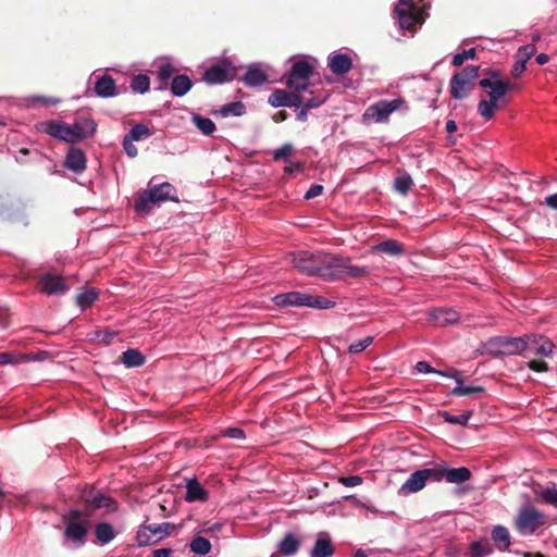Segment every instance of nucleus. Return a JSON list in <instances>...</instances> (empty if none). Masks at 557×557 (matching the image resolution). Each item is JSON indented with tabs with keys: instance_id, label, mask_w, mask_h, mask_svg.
<instances>
[{
	"instance_id": "18",
	"label": "nucleus",
	"mask_w": 557,
	"mask_h": 557,
	"mask_svg": "<svg viewBox=\"0 0 557 557\" xmlns=\"http://www.w3.org/2000/svg\"><path fill=\"white\" fill-rule=\"evenodd\" d=\"M300 540L294 533H286L284 537L277 544V552L273 553L271 557H281V556H293L295 555L300 547Z\"/></svg>"
},
{
	"instance_id": "56",
	"label": "nucleus",
	"mask_w": 557,
	"mask_h": 557,
	"mask_svg": "<svg viewBox=\"0 0 557 557\" xmlns=\"http://www.w3.org/2000/svg\"><path fill=\"white\" fill-rule=\"evenodd\" d=\"M540 496L546 504L557 508V488H545L541 492Z\"/></svg>"
},
{
	"instance_id": "58",
	"label": "nucleus",
	"mask_w": 557,
	"mask_h": 557,
	"mask_svg": "<svg viewBox=\"0 0 557 557\" xmlns=\"http://www.w3.org/2000/svg\"><path fill=\"white\" fill-rule=\"evenodd\" d=\"M96 338L101 341L103 344H111L112 339L117 335L114 331L109 330H98L95 332Z\"/></svg>"
},
{
	"instance_id": "2",
	"label": "nucleus",
	"mask_w": 557,
	"mask_h": 557,
	"mask_svg": "<svg viewBox=\"0 0 557 557\" xmlns=\"http://www.w3.org/2000/svg\"><path fill=\"white\" fill-rule=\"evenodd\" d=\"M39 131L66 143H77L91 137L97 124L92 119L79 117L73 124L60 121H47L39 125Z\"/></svg>"
},
{
	"instance_id": "6",
	"label": "nucleus",
	"mask_w": 557,
	"mask_h": 557,
	"mask_svg": "<svg viewBox=\"0 0 557 557\" xmlns=\"http://www.w3.org/2000/svg\"><path fill=\"white\" fill-rule=\"evenodd\" d=\"M409 110L404 98L393 100H380L367 108L363 113L364 121H373L375 123H384L388 121L389 115L399 109Z\"/></svg>"
},
{
	"instance_id": "28",
	"label": "nucleus",
	"mask_w": 557,
	"mask_h": 557,
	"mask_svg": "<svg viewBox=\"0 0 557 557\" xmlns=\"http://www.w3.org/2000/svg\"><path fill=\"white\" fill-rule=\"evenodd\" d=\"M191 79L185 74H180L174 76L172 79L171 92L176 97H183L191 89Z\"/></svg>"
},
{
	"instance_id": "36",
	"label": "nucleus",
	"mask_w": 557,
	"mask_h": 557,
	"mask_svg": "<svg viewBox=\"0 0 557 557\" xmlns=\"http://www.w3.org/2000/svg\"><path fill=\"white\" fill-rule=\"evenodd\" d=\"M480 66L476 65H469L466 66L462 71L456 73L453 75L451 78L455 79V84H457L458 79H460L466 84L473 85L474 79L479 77Z\"/></svg>"
},
{
	"instance_id": "54",
	"label": "nucleus",
	"mask_w": 557,
	"mask_h": 557,
	"mask_svg": "<svg viewBox=\"0 0 557 557\" xmlns=\"http://www.w3.org/2000/svg\"><path fill=\"white\" fill-rule=\"evenodd\" d=\"M536 52V47L533 44L522 46L518 49L517 58L528 62Z\"/></svg>"
},
{
	"instance_id": "26",
	"label": "nucleus",
	"mask_w": 557,
	"mask_h": 557,
	"mask_svg": "<svg viewBox=\"0 0 557 557\" xmlns=\"http://www.w3.org/2000/svg\"><path fill=\"white\" fill-rule=\"evenodd\" d=\"M329 66L336 75H344L352 67L351 58L346 53H337L330 57Z\"/></svg>"
},
{
	"instance_id": "16",
	"label": "nucleus",
	"mask_w": 557,
	"mask_h": 557,
	"mask_svg": "<svg viewBox=\"0 0 557 557\" xmlns=\"http://www.w3.org/2000/svg\"><path fill=\"white\" fill-rule=\"evenodd\" d=\"M91 492L92 491H90L89 493L85 492L83 494V499L87 506L86 510L99 508H108L111 511L117 510V503L115 502V499L101 493L91 496Z\"/></svg>"
},
{
	"instance_id": "42",
	"label": "nucleus",
	"mask_w": 557,
	"mask_h": 557,
	"mask_svg": "<svg viewBox=\"0 0 557 557\" xmlns=\"http://www.w3.org/2000/svg\"><path fill=\"white\" fill-rule=\"evenodd\" d=\"M131 88L138 94L147 92L150 88L149 76L145 74L135 75L131 81Z\"/></svg>"
},
{
	"instance_id": "23",
	"label": "nucleus",
	"mask_w": 557,
	"mask_h": 557,
	"mask_svg": "<svg viewBox=\"0 0 557 557\" xmlns=\"http://www.w3.org/2000/svg\"><path fill=\"white\" fill-rule=\"evenodd\" d=\"M372 249L374 252L384 253L389 257H400L406 251L404 244L392 238L377 243Z\"/></svg>"
},
{
	"instance_id": "30",
	"label": "nucleus",
	"mask_w": 557,
	"mask_h": 557,
	"mask_svg": "<svg viewBox=\"0 0 557 557\" xmlns=\"http://www.w3.org/2000/svg\"><path fill=\"white\" fill-rule=\"evenodd\" d=\"M245 85L250 87L261 86L268 81L267 74L259 67L249 66L242 78Z\"/></svg>"
},
{
	"instance_id": "3",
	"label": "nucleus",
	"mask_w": 557,
	"mask_h": 557,
	"mask_svg": "<svg viewBox=\"0 0 557 557\" xmlns=\"http://www.w3.org/2000/svg\"><path fill=\"white\" fill-rule=\"evenodd\" d=\"M175 188L172 184L164 182L151 186L147 190L139 191L134 202V209L139 214H149L152 207L164 201L171 200L178 202L180 199L174 195Z\"/></svg>"
},
{
	"instance_id": "41",
	"label": "nucleus",
	"mask_w": 557,
	"mask_h": 557,
	"mask_svg": "<svg viewBox=\"0 0 557 557\" xmlns=\"http://www.w3.org/2000/svg\"><path fill=\"white\" fill-rule=\"evenodd\" d=\"M493 548L487 540L473 542L470 546L471 557H484L491 555Z\"/></svg>"
},
{
	"instance_id": "44",
	"label": "nucleus",
	"mask_w": 557,
	"mask_h": 557,
	"mask_svg": "<svg viewBox=\"0 0 557 557\" xmlns=\"http://www.w3.org/2000/svg\"><path fill=\"white\" fill-rule=\"evenodd\" d=\"M416 370L419 372V373H437L440 375H443V376H446V377H453V376H456L459 374V372L457 370H451V371H438L436 369H434L429 362L426 361H419L417 362L416 364Z\"/></svg>"
},
{
	"instance_id": "38",
	"label": "nucleus",
	"mask_w": 557,
	"mask_h": 557,
	"mask_svg": "<svg viewBox=\"0 0 557 557\" xmlns=\"http://www.w3.org/2000/svg\"><path fill=\"white\" fill-rule=\"evenodd\" d=\"M446 469L447 463L442 462L435 465L433 468L422 469V471L424 472L426 481L441 482L442 480H446Z\"/></svg>"
},
{
	"instance_id": "47",
	"label": "nucleus",
	"mask_w": 557,
	"mask_h": 557,
	"mask_svg": "<svg viewBox=\"0 0 557 557\" xmlns=\"http://www.w3.org/2000/svg\"><path fill=\"white\" fill-rule=\"evenodd\" d=\"M98 298V292L95 288L85 289L76 296V302L79 307L87 308Z\"/></svg>"
},
{
	"instance_id": "17",
	"label": "nucleus",
	"mask_w": 557,
	"mask_h": 557,
	"mask_svg": "<svg viewBox=\"0 0 557 557\" xmlns=\"http://www.w3.org/2000/svg\"><path fill=\"white\" fill-rule=\"evenodd\" d=\"M428 317L429 322L433 323L435 326H446L459 320V313L457 311L444 308L431 310Z\"/></svg>"
},
{
	"instance_id": "29",
	"label": "nucleus",
	"mask_w": 557,
	"mask_h": 557,
	"mask_svg": "<svg viewBox=\"0 0 557 557\" xmlns=\"http://www.w3.org/2000/svg\"><path fill=\"white\" fill-rule=\"evenodd\" d=\"M492 540L502 552L507 550L511 544L510 533L508 529L503 525H496L492 530Z\"/></svg>"
},
{
	"instance_id": "46",
	"label": "nucleus",
	"mask_w": 557,
	"mask_h": 557,
	"mask_svg": "<svg viewBox=\"0 0 557 557\" xmlns=\"http://www.w3.org/2000/svg\"><path fill=\"white\" fill-rule=\"evenodd\" d=\"M413 185L412 178L409 174L405 173L395 178L394 188L400 195H407Z\"/></svg>"
},
{
	"instance_id": "15",
	"label": "nucleus",
	"mask_w": 557,
	"mask_h": 557,
	"mask_svg": "<svg viewBox=\"0 0 557 557\" xmlns=\"http://www.w3.org/2000/svg\"><path fill=\"white\" fill-rule=\"evenodd\" d=\"M40 289L47 295H58L65 293L69 287L64 280L51 273L44 274L38 282Z\"/></svg>"
},
{
	"instance_id": "21",
	"label": "nucleus",
	"mask_w": 557,
	"mask_h": 557,
	"mask_svg": "<svg viewBox=\"0 0 557 557\" xmlns=\"http://www.w3.org/2000/svg\"><path fill=\"white\" fill-rule=\"evenodd\" d=\"M65 166L75 172L82 173L86 169V156L82 149L71 147L64 162Z\"/></svg>"
},
{
	"instance_id": "45",
	"label": "nucleus",
	"mask_w": 557,
	"mask_h": 557,
	"mask_svg": "<svg viewBox=\"0 0 557 557\" xmlns=\"http://www.w3.org/2000/svg\"><path fill=\"white\" fill-rule=\"evenodd\" d=\"M458 376H459V374L456 376H453L458 383V385L451 391L453 395L469 396L474 393L484 392V388L482 386H463L461 379H459Z\"/></svg>"
},
{
	"instance_id": "63",
	"label": "nucleus",
	"mask_w": 557,
	"mask_h": 557,
	"mask_svg": "<svg viewBox=\"0 0 557 557\" xmlns=\"http://www.w3.org/2000/svg\"><path fill=\"white\" fill-rule=\"evenodd\" d=\"M525 64H527L525 61L517 58V60L511 69V75L516 78L520 77L521 74L525 71Z\"/></svg>"
},
{
	"instance_id": "64",
	"label": "nucleus",
	"mask_w": 557,
	"mask_h": 557,
	"mask_svg": "<svg viewBox=\"0 0 557 557\" xmlns=\"http://www.w3.org/2000/svg\"><path fill=\"white\" fill-rule=\"evenodd\" d=\"M323 191V186L322 185H311V187L307 190V193L305 194V199L309 200V199H312V198H315L318 196H320Z\"/></svg>"
},
{
	"instance_id": "5",
	"label": "nucleus",
	"mask_w": 557,
	"mask_h": 557,
	"mask_svg": "<svg viewBox=\"0 0 557 557\" xmlns=\"http://www.w3.org/2000/svg\"><path fill=\"white\" fill-rule=\"evenodd\" d=\"M89 510L71 509L63 517L65 522L64 536L75 543H84L88 534Z\"/></svg>"
},
{
	"instance_id": "24",
	"label": "nucleus",
	"mask_w": 557,
	"mask_h": 557,
	"mask_svg": "<svg viewBox=\"0 0 557 557\" xmlns=\"http://www.w3.org/2000/svg\"><path fill=\"white\" fill-rule=\"evenodd\" d=\"M426 484L424 472L421 470L414 471L408 480L401 485L400 493L404 495L417 493L421 491Z\"/></svg>"
},
{
	"instance_id": "37",
	"label": "nucleus",
	"mask_w": 557,
	"mask_h": 557,
	"mask_svg": "<svg viewBox=\"0 0 557 557\" xmlns=\"http://www.w3.org/2000/svg\"><path fill=\"white\" fill-rule=\"evenodd\" d=\"M480 66L476 65H469L466 66L462 71L456 73L453 75L451 78L455 79V84H457L458 79H460L466 84L473 85L474 79L479 77Z\"/></svg>"
},
{
	"instance_id": "1",
	"label": "nucleus",
	"mask_w": 557,
	"mask_h": 557,
	"mask_svg": "<svg viewBox=\"0 0 557 557\" xmlns=\"http://www.w3.org/2000/svg\"><path fill=\"white\" fill-rule=\"evenodd\" d=\"M287 260L301 274L320 276L327 281L336 277L334 264H337V259L333 253L300 250L290 252Z\"/></svg>"
},
{
	"instance_id": "20",
	"label": "nucleus",
	"mask_w": 557,
	"mask_h": 557,
	"mask_svg": "<svg viewBox=\"0 0 557 557\" xmlns=\"http://www.w3.org/2000/svg\"><path fill=\"white\" fill-rule=\"evenodd\" d=\"M209 499V493L199 483L196 478L186 481V496L185 500L188 503L201 502L205 503Z\"/></svg>"
},
{
	"instance_id": "31",
	"label": "nucleus",
	"mask_w": 557,
	"mask_h": 557,
	"mask_svg": "<svg viewBox=\"0 0 557 557\" xmlns=\"http://www.w3.org/2000/svg\"><path fill=\"white\" fill-rule=\"evenodd\" d=\"M121 360L127 368H136L145 363L146 357L138 349L131 348L122 354Z\"/></svg>"
},
{
	"instance_id": "14",
	"label": "nucleus",
	"mask_w": 557,
	"mask_h": 557,
	"mask_svg": "<svg viewBox=\"0 0 557 557\" xmlns=\"http://www.w3.org/2000/svg\"><path fill=\"white\" fill-rule=\"evenodd\" d=\"M305 90L290 89H275L268 99V103L273 108L287 107V108H299L304 103Z\"/></svg>"
},
{
	"instance_id": "52",
	"label": "nucleus",
	"mask_w": 557,
	"mask_h": 557,
	"mask_svg": "<svg viewBox=\"0 0 557 557\" xmlns=\"http://www.w3.org/2000/svg\"><path fill=\"white\" fill-rule=\"evenodd\" d=\"M174 72H175V69L173 67L172 64H170V63L162 64L159 66V70L157 72L158 78L164 85H166L169 79L173 76Z\"/></svg>"
},
{
	"instance_id": "61",
	"label": "nucleus",
	"mask_w": 557,
	"mask_h": 557,
	"mask_svg": "<svg viewBox=\"0 0 557 557\" xmlns=\"http://www.w3.org/2000/svg\"><path fill=\"white\" fill-rule=\"evenodd\" d=\"M325 100H326V98L321 97V96H313L309 99H306L304 97V103H301L300 106H306V109L311 110V109L320 107L322 103H324Z\"/></svg>"
},
{
	"instance_id": "57",
	"label": "nucleus",
	"mask_w": 557,
	"mask_h": 557,
	"mask_svg": "<svg viewBox=\"0 0 557 557\" xmlns=\"http://www.w3.org/2000/svg\"><path fill=\"white\" fill-rule=\"evenodd\" d=\"M528 367L534 372H547L549 370L548 363L542 359L530 358Z\"/></svg>"
},
{
	"instance_id": "60",
	"label": "nucleus",
	"mask_w": 557,
	"mask_h": 557,
	"mask_svg": "<svg viewBox=\"0 0 557 557\" xmlns=\"http://www.w3.org/2000/svg\"><path fill=\"white\" fill-rule=\"evenodd\" d=\"M338 482L346 487H354L362 484L363 479L360 475H349L339 478Z\"/></svg>"
},
{
	"instance_id": "8",
	"label": "nucleus",
	"mask_w": 557,
	"mask_h": 557,
	"mask_svg": "<svg viewBox=\"0 0 557 557\" xmlns=\"http://www.w3.org/2000/svg\"><path fill=\"white\" fill-rule=\"evenodd\" d=\"M313 74V66L306 60L296 61L289 72L285 74L284 82L287 88L296 90H308L309 78Z\"/></svg>"
},
{
	"instance_id": "59",
	"label": "nucleus",
	"mask_w": 557,
	"mask_h": 557,
	"mask_svg": "<svg viewBox=\"0 0 557 557\" xmlns=\"http://www.w3.org/2000/svg\"><path fill=\"white\" fill-rule=\"evenodd\" d=\"M133 143L134 141L132 139H129L128 137L124 136L123 141H122V146H123V149H124L125 153L129 158H136L138 156V149L136 148V146Z\"/></svg>"
},
{
	"instance_id": "49",
	"label": "nucleus",
	"mask_w": 557,
	"mask_h": 557,
	"mask_svg": "<svg viewBox=\"0 0 557 557\" xmlns=\"http://www.w3.org/2000/svg\"><path fill=\"white\" fill-rule=\"evenodd\" d=\"M472 412L466 411L458 416H453L449 412H443V417L446 422H449L451 424H459V425H467L469 419L471 418Z\"/></svg>"
},
{
	"instance_id": "51",
	"label": "nucleus",
	"mask_w": 557,
	"mask_h": 557,
	"mask_svg": "<svg viewBox=\"0 0 557 557\" xmlns=\"http://www.w3.org/2000/svg\"><path fill=\"white\" fill-rule=\"evenodd\" d=\"M476 57L475 48L463 50L460 53L454 55L451 64L454 66H461L466 60L474 59Z\"/></svg>"
},
{
	"instance_id": "33",
	"label": "nucleus",
	"mask_w": 557,
	"mask_h": 557,
	"mask_svg": "<svg viewBox=\"0 0 557 557\" xmlns=\"http://www.w3.org/2000/svg\"><path fill=\"white\" fill-rule=\"evenodd\" d=\"M95 535L99 543L108 544L115 537V532L110 523L100 522L95 528Z\"/></svg>"
},
{
	"instance_id": "40",
	"label": "nucleus",
	"mask_w": 557,
	"mask_h": 557,
	"mask_svg": "<svg viewBox=\"0 0 557 557\" xmlns=\"http://www.w3.org/2000/svg\"><path fill=\"white\" fill-rule=\"evenodd\" d=\"M190 550L198 555H207L211 550V543L203 536H196L189 544Z\"/></svg>"
},
{
	"instance_id": "55",
	"label": "nucleus",
	"mask_w": 557,
	"mask_h": 557,
	"mask_svg": "<svg viewBox=\"0 0 557 557\" xmlns=\"http://www.w3.org/2000/svg\"><path fill=\"white\" fill-rule=\"evenodd\" d=\"M478 112L479 114L484 117L485 120H492L495 114V109L492 108L485 99H482L478 104Z\"/></svg>"
},
{
	"instance_id": "11",
	"label": "nucleus",
	"mask_w": 557,
	"mask_h": 557,
	"mask_svg": "<svg viewBox=\"0 0 557 557\" xmlns=\"http://www.w3.org/2000/svg\"><path fill=\"white\" fill-rule=\"evenodd\" d=\"M237 79V67L228 61H222L208 67L202 81L208 85H218Z\"/></svg>"
},
{
	"instance_id": "12",
	"label": "nucleus",
	"mask_w": 557,
	"mask_h": 557,
	"mask_svg": "<svg viewBox=\"0 0 557 557\" xmlns=\"http://www.w3.org/2000/svg\"><path fill=\"white\" fill-rule=\"evenodd\" d=\"M173 528L174 525L169 522L141 525L136 536L138 545L147 546L154 544L164 536L170 535Z\"/></svg>"
},
{
	"instance_id": "32",
	"label": "nucleus",
	"mask_w": 557,
	"mask_h": 557,
	"mask_svg": "<svg viewBox=\"0 0 557 557\" xmlns=\"http://www.w3.org/2000/svg\"><path fill=\"white\" fill-rule=\"evenodd\" d=\"M246 113V106L242 101H234L222 106L214 114H219L222 117L242 116Z\"/></svg>"
},
{
	"instance_id": "50",
	"label": "nucleus",
	"mask_w": 557,
	"mask_h": 557,
	"mask_svg": "<svg viewBox=\"0 0 557 557\" xmlns=\"http://www.w3.org/2000/svg\"><path fill=\"white\" fill-rule=\"evenodd\" d=\"M372 343H373V337L367 336V337L349 345L348 352L351 355L359 354V352L363 351L366 348H368Z\"/></svg>"
},
{
	"instance_id": "13",
	"label": "nucleus",
	"mask_w": 557,
	"mask_h": 557,
	"mask_svg": "<svg viewBox=\"0 0 557 557\" xmlns=\"http://www.w3.org/2000/svg\"><path fill=\"white\" fill-rule=\"evenodd\" d=\"M394 13L403 29L413 30L420 22L418 8L412 0H399L394 9Z\"/></svg>"
},
{
	"instance_id": "4",
	"label": "nucleus",
	"mask_w": 557,
	"mask_h": 557,
	"mask_svg": "<svg viewBox=\"0 0 557 557\" xmlns=\"http://www.w3.org/2000/svg\"><path fill=\"white\" fill-rule=\"evenodd\" d=\"M273 301L278 307H310L317 309H330L335 306V302L322 296H313L300 292H289L278 294L273 298Z\"/></svg>"
},
{
	"instance_id": "62",
	"label": "nucleus",
	"mask_w": 557,
	"mask_h": 557,
	"mask_svg": "<svg viewBox=\"0 0 557 557\" xmlns=\"http://www.w3.org/2000/svg\"><path fill=\"white\" fill-rule=\"evenodd\" d=\"M222 436L235 438V440H242L245 437V433L239 428H228L222 432Z\"/></svg>"
},
{
	"instance_id": "34",
	"label": "nucleus",
	"mask_w": 557,
	"mask_h": 557,
	"mask_svg": "<svg viewBox=\"0 0 557 557\" xmlns=\"http://www.w3.org/2000/svg\"><path fill=\"white\" fill-rule=\"evenodd\" d=\"M472 89H473V85L466 84V83L462 84V82L460 79H458L457 84H455V79L450 78L449 91H450V96L454 99L461 100V99L467 98Z\"/></svg>"
},
{
	"instance_id": "43",
	"label": "nucleus",
	"mask_w": 557,
	"mask_h": 557,
	"mask_svg": "<svg viewBox=\"0 0 557 557\" xmlns=\"http://www.w3.org/2000/svg\"><path fill=\"white\" fill-rule=\"evenodd\" d=\"M152 135V132L149 127L143 123L135 124L131 131L125 135L133 141H139L144 138H147Z\"/></svg>"
},
{
	"instance_id": "9",
	"label": "nucleus",
	"mask_w": 557,
	"mask_h": 557,
	"mask_svg": "<svg viewBox=\"0 0 557 557\" xmlns=\"http://www.w3.org/2000/svg\"><path fill=\"white\" fill-rule=\"evenodd\" d=\"M544 523L543 512L532 506L521 508L516 518V529L522 535L533 534Z\"/></svg>"
},
{
	"instance_id": "19",
	"label": "nucleus",
	"mask_w": 557,
	"mask_h": 557,
	"mask_svg": "<svg viewBox=\"0 0 557 557\" xmlns=\"http://www.w3.org/2000/svg\"><path fill=\"white\" fill-rule=\"evenodd\" d=\"M335 552L330 535L321 532L310 552V557H331Z\"/></svg>"
},
{
	"instance_id": "7",
	"label": "nucleus",
	"mask_w": 557,
	"mask_h": 557,
	"mask_svg": "<svg viewBox=\"0 0 557 557\" xmlns=\"http://www.w3.org/2000/svg\"><path fill=\"white\" fill-rule=\"evenodd\" d=\"M523 347L522 336H495L486 343L487 352L493 357L521 355Z\"/></svg>"
},
{
	"instance_id": "10",
	"label": "nucleus",
	"mask_w": 557,
	"mask_h": 557,
	"mask_svg": "<svg viewBox=\"0 0 557 557\" xmlns=\"http://www.w3.org/2000/svg\"><path fill=\"white\" fill-rule=\"evenodd\" d=\"M522 338L524 357H552L555 344L548 337L541 334H527Z\"/></svg>"
},
{
	"instance_id": "39",
	"label": "nucleus",
	"mask_w": 557,
	"mask_h": 557,
	"mask_svg": "<svg viewBox=\"0 0 557 557\" xmlns=\"http://www.w3.org/2000/svg\"><path fill=\"white\" fill-rule=\"evenodd\" d=\"M194 125L203 134L211 135L215 131L214 122L209 119L201 116L199 114H194L191 117Z\"/></svg>"
},
{
	"instance_id": "48",
	"label": "nucleus",
	"mask_w": 557,
	"mask_h": 557,
	"mask_svg": "<svg viewBox=\"0 0 557 557\" xmlns=\"http://www.w3.org/2000/svg\"><path fill=\"white\" fill-rule=\"evenodd\" d=\"M510 86H513V84L508 81L495 79V83L488 91V96H497L499 98H504L507 91H509Z\"/></svg>"
},
{
	"instance_id": "25",
	"label": "nucleus",
	"mask_w": 557,
	"mask_h": 557,
	"mask_svg": "<svg viewBox=\"0 0 557 557\" xmlns=\"http://www.w3.org/2000/svg\"><path fill=\"white\" fill-rule=\"evenodd\" d=\"M115 81L110 75H102L95 83V92L98 97L110 98L116 95Z\"/></svg>"
},
{
	"instance_id": "35",
	"label": "nucleus",
	"mask_w": 557,
	"mask_h": 557,
	"mask_svg": "<svg viewBox=\"0 0 557 557\" xmlns=\"http://www.w3.org/2000/svg\"><path fill=\"white\" fill-rule=\"evenodd\" d=\"M480 66L476 65H469L466 66L462 71L456 73L453 75L451 78L455 79V84H457L458 79H460L466 84L473 85L474 79L479 77Z\"/></svg>"
},
{
	"instance_id": "22",
	"label": "nucleus",
	"mask_w": 557,
	"mask_h": 557,
	"mask_svg": "<svg viewBox=\"0 0 557 557\" xmlns=\"http://www.w3.org/2000/svg\"><path fill=\"white\" fill-rule=\"evenodd\" d=\"M335 258L337 259V264H334V269H344L346 274L354 278H361L367 276L370 273L369 268L367 267H359V265H352L350 264V259L335 255Z\"/></svg>"
},
{
	"instance_id": "27",
	"label": "nucleus",
	"mask_w": 557,
	"mask_h": 557,
	"mask_svg": "<svg viewBox=\"0 0 557 557\" xmlns=\"http://www.w3.org/2000/svg\"><path fill=\"white\" fill-rule=\"evenodd\" d=\"M472 478V472L467 467L449 468L446 469V482L461 485Z\"/></svg>"
},
{
	"instance_id": "53",
	"label": "nucleus",
	"mask_w": 557,
	"mask_h": 557,
	"mask_svg": "<svg viewBox=\"0 0 557 557\" xmlns=\"http://www.w3.org/2000/svg\"><path fill=\"white\" fill-rule=\"evenodd\" d=\"M293 150L294 148L290 144H285L274 151L273 159L275 161L284 159L285 162L289 163V156L293 152Z\"/></svg>"
}]
</instances>
